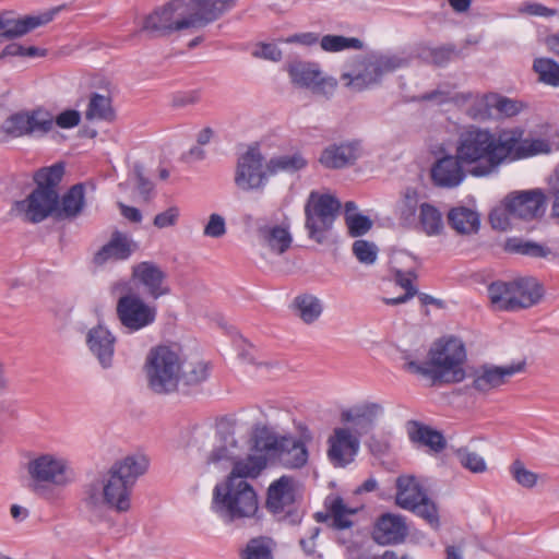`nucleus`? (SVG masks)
<instances>
[{"mask_svg": "<svg viewBox=\"0 0 559 559\" xmlns=\"http://www.w3.org/2000/svg\"><path fill=\"white\" fill-rule=\"evenodd\" d=\"M524 134L522 128L495 133L487 128L469 126L460 132L455 153L473 177H488L506 163L550 153L548 140L527 139Z\"/></svg>", "mask_w": 559, "mask_h": 559, "instance_id": "1", "label": "nucleus"}, {"mask_svg": "<svg viewBox=\"0 0 559 559\" xmlns=\"http://www.w3.org/2000/svg\"><path fill=\"white\" fill-rule=\"evenodd\" d=\"M465 360L464 343L452 336L435 342L425 364L412 360L405 364V369L430 379L433 384L459 383L465 379Z\"/></svg>", "mask_w": 559, "mask_h": 559, "instance_id": "2", "label": "nucleus"}, {"mask_svg": "<svg viewBox=\"0 0 559 559\" xmlns=\"http://www.w3.org/2000/svg\"><path fill=\"white\" fill-rule=\"evenodd\" d=\"M148 468V460L142 454H133L114 463L102 475L104 504L118 512H127L131 507L132 489Z\"/></svg>", "mask_w": 559, "mask_h": 559, "instance_id": "3", "label": "nucleus"}, {"mask_svg": "<svg viewBox=\"0 0 559 559\" xmlns=\"http://www.w3.org/2000/svg\"><path fill=\"white\" fill-rule=\"evenodd\" d=\"M66 165L58 162L35 171L33 179L36 188L25 200L17 201L15 207L23 212L26 221L40 223L49 216H57L59 204L58 186L64 176Z\"/></svg>", "mask_w": 559, "mask_h": 559, "instance_id": "4", "label": "nucleus"}, {"mask_svg": "<svg viewBox=\"0 0 559 559\" xmlns=\"http://www.w3.org/2000/svg\"><path fill=\"white\" fill-rule=\"evenodd\" d=\"M212 510L225 524L240 525L257 516L258 495L248 481L225 478L214 487Z\"/></svg>", "mask_w": 559, "mask_h": 559, "instance_id": "5", "label": "nucleus"}, {"mask_svg": "<svg viewBox=\"0 0 559 559\" xmlns=\"http://www.w3.org/2000/svg\"><path fill=\"white\" fill-rule=\"evenodd\" d=\"M411 59L401 53L369 55L355 58L350 64L352 70L341 76L346 86L360 92L378 84L382 76L409 64Z\"/></svg>", "mask_w": 559, "mask_h": 559, "instance_id": "6", "label": "nucleus"}, {"mask_svg": "<svg viewBox=\"0 0 559 559\" xmlns=\"http://www.w3.org/2000/svg\"><path fill=\"white\" fill-rule=\"evenodd\" d=\"M544 288L534 277H520L510 282L496 281L488 286V297L499 311H518L537 305Z\"/></svg>", "mask_w": 559, "mask_h": 559, "instance_id": "7", "label": "nucleus"}, {"mask_svg": "<svg viewBox=\"0 0 559 559\" xmlns=\"http://www.w3.org/2000/svg\"><path fill=\"white\" fill-rule=\"evenodd\" d=\"M341 202L332 194L312 191L305 204V228L308 238L324 243L341 211Z\"/></svg>", "mask_w": 559, "mask_h": 559, "instance_id": "8", "label": "nucleus"}, {"mask_svg": "<svg viewBox=\"0 0 559 559\" xmlns=\"http://www.w3.org/2000/svg\"><path fill=\"white\" fill-rule=\"evenodd\" d=\"M180 370L179 354L169 346L152 348L147 355L145 371L148 388L157 394H169L178 390Z\"/></svg>", "mask_w": 559, "mask_h": 559, "instance_id": "9", "label": "nucleus"}, {"mask_svg": "<svg viewBox=\"0 0 559 559\" xmlns=\"http://www.w3.org/2000/svg\"><path fill=\"white\" fill-rule=\"evenodd\" d=\"M188 28L192 26L188 17L187 2L171 0L146 15L141 31L148 33L152 37H163Z\"/></svg>", "mask_w": 559, "mask_h": 559, "instance_id": "10", "label": "nucleus"}, {"mask_svg": "<svg viewBox=\"0 0 559 559\" xmlns=\"http://www.w3.org/2000/svg\"><path fill=\"white\" fill-rule=\"evenodd\" d=\"M296 480L292 476L283 475L271 483L266 491L265 508L277 518L290 525L301 522L302 513L295 507Z\"/></svg>", "mask_w": 559, "mask_h": 559, "instance_id": "11", "label": "nucleus"}, {"mask_svg": "<svg viewBox=\"0 0 559 559\" xmlns=\"http://www.w3.org/2000/svg\"><path fill=\"white\" fill-rule=\"evenodd\" d=\"M255 448L277 457L286 468H301L309 459L307 447L293 437L261 436L255 440Z\"/></svg>", "mask_w": 559, "mask_h": 559, "instance_id": "12", "label": "nucleus"}, {"mask_svg": "<svg viewBox=\"0 0 559 559\" xmlns=\"http://www.w3.org/2000/svg\"><path fill=\"white\" fill-rule=\"evenodd\" d=\"M27 471L34 481L32 489L36 493L44 492V484L64 487L73 479L66 461L51 454H43L29 461Z\"/></svg>", "mask_w": 559, "mask_h": 559, "instance_id": "13", "label": "nucleus"}, {"mask_svg": "<svg viewBox=\"0 0 559 559\" xmlns=\"http://www.w3.org/2000/svg\"><path fill=\"white\" fill-rule=\"evenodd\" d=\"M117 318L128 333L138 332L156 320V307L146 304L139 295H122L116 306Z\"/></svg>", "mask_w": 559, "mask_h": 559, "instance_id": "14", "label": "nucleus"}, {"mask_svg": "<svg viewBox=\"0 0 559 559\" xmlns=\"http://www.w3.org/2000/svg\"><path fill=\"white\" fill-rule=\"evenodd\" d=\"M263 155L258 146H250L237 162L235 185L242 191H262L271 176L267 164L263 168Z\"/></svg>", "mask_w": 559, "mask_h": 559, "instance_id": "15", "label": "nucleus"}, {"mask_svg": "<svg viewBox=\"0 0 559 559\" xmlns=\"http://www.w3.org/2000/svg\"><path fill=\"white\" fill-rule=\"evenodd\" d=\"M546 194L543 189L519 190L508 193L503 201L506 213L523 221L540 218L546 211Z\"/></svg>", "mask_w": 559, "mask_h": 559, "instance_id": "16", "label": "nucleus"}, {"mask_svg": "<svg viewBox=\"0 0 559 559\" xmlns=\"http://www.w3.org/2000/svg\"><path fill=\"white\" fill-rule=\"evenodd\" d=\"M53 127L51 115L41 109L19 111L10 115L2 123L1 131L9 138L48 133Z\"/></svg>", "mask_w": 559, "mask_h": 559, "instance_id": "17", "label": "nucleus"}, {"mask_svg": "<svg viewBox=\"0 0 559 559\" xmlns=\"http://www.w3.org/2000/svg\"><path fill=\"white\" fill-rule=\"evenodd\" d=\"M292 82L298 86L309 88L312 94L329 99L335 92L337 81L331 76H323L318 63L296 61L288 68Z\"/></svg>", "mask_w": 559, "mask_h": 559, "instance_id": "18", "label": "nucleus"}, {"mask_svg": "<svg viewBox=\"0 0 559 559\" xmlns=\"http://www.w3.org/2000/svg\"><path fill=\"white\" fill-rule=\"evenodd\" d=\"M524 368V361L509 366L481 365L474 371L471 386L479 393H488L506 384L509 378L522 372Z\"/></svg>", "mask_w": 559, "mask_h": 559, "instance_id": "19", "label": "nucleus"}, {"mask_svg": "<svg viewBox=\"0 0 559 559\" xmlns=\"http://www.w3.org/2000/svg\"><path fill=\"white\" fill-rule=\"evenodd\" d=\"M328 444V457L333 466L345 467L357 455L360 441L348 428L337 427L329 437Z\"/></svg>", "mask_w": 559, "mask_h": 559, "instance_id": "20", "label": "nucleus"}, {"mask_svg": "<svg viewBox=\"0 0 559 559\" xmlns=\"http://www.w3.org/2000/svg\"><path fill=\"white\" fill-rule=\"evenodd\" d=\"M56 11L39 15H25L15 17L12 12L0 13V43L22 37L33 29L52 21Z\"/></svg>", "mask_w": 559, "mask_h": 559, "instance_id": "21", "label": "nucleus"}, {"mask_svg": "<svg viewBox=\"0 0 559 559\" xmlns=\"http://www.w3.org/2000/svg\"><path fill=\"white\" fill-rule=\"evenodd\" d=\"M466 165L457 158V154H447L438 158L430 168V179L435 187L453 189L459 187L466 177Z\"/></svg>", "mask_w": 559, "mask_h": 559, "instance_id": "22", "label": "nucleus"}, {"mask_svg": "<svg viewBox=\"0 0 559 559\" xmlns=\"http://www.w3.org/2000/svg\"><path fill=\"white\" fill-rule=\"evenodd\" d=\"M132 277L144 288L146 295L156 300L170 294L167 274L154 262L143 261L132 267Z\"/></svg>", "mask_w": 559, "mask_h": 559, "instance_id": "23", "label": "nucleus"}, {"mask_svg": "<svg viewBox=\"0 0 559 559\" xmlns=\"http://www.w3.org/2000/svg\"><path fill=\"white\" fill-rule=\"evenodd\" d=\"M360 156V142L350 140L329 144L321 152L319 163L326 169H343L353 166Z\"/></svg>", "mask_w": 559, "mask_h": 559, "instance_id": "24", "label": "nucleus"}, {"mask_svg": "<svg viewBox=\"0 0 559 559\" xmlns=\"http://www.w3.org/2000/svg\"><path fill=\"white\" fill-rule=\"evenodd\" d=\"M237 0H190L188 17L192 28L204 27L233 9Z\"/></svg>", "mask_w": 559, "mask_h": 559, "instance_id": "25", "label": "nucleus"}, {"mask_svg": "<svg viewBox=\"0 0 559 559\" xmlns=\"http://www.w3.org/2000/svg\"><path fill=\"white\" fill-rule=\"evenodd\" d=\"M116 336L103 324L92 328L86 334V345L99 365L107 369L112 366Z\"/></svg>", "mask_w": 559, "mask_h": 559, "instance_id": "26", "label": "nucleus"}, {"mask_svg": "<svg viewBox=\"0 0 559 559\" xmlns=\"http://www.w3.org/2000/svg\"><path fill=\"white\" fill-rule=\"evenodd\" d=\"M408 534L404 516L384 513L376 522L372 538L379 545L402 543Z\"/></svg>", "mask_w": 559, "mask_h": 559, "instance_id": "27", "label": "nucleus"}, {"mask_svg": "<svg viewBox=\"0 0 559 559\" xmlns=\"http://www.w3.org/2000/svg\"><path fill=\"white\" fill-rule=\"evenodd\" d=\"M135 248L136 245L127 234L115 230L109 241L94 254L93 262L102 266L109 261H123L131 257Z\"/></svg>", "mask_w": 559, "mask_h": 559, "instance_id": "28", "label": "nucleus"}, {"mask_svg": "<svg viewBox=\"0 0 559 559\" xmlns=\"http://www.w3.org/2000/svg\"><path fill=\"white\" fill-rule=\"evenodd\" d=\"M382 413V406L378 403H367L361 406L344 411L341 419L344 423L353 424V433L361 436L373 429L377 417Z\"/></svg>", "mask_w": 559, "mask_h": 559, "instance_id": "29", "label": "nucleus"}, {"mask_svg": "<svg viewBox=\"0 0 559 559\" xmlns=\"http://www.w3.org/2000/svg\"><path fill=\"white\" fill-rule=\"evenodd\" d=\"M211 369V364L204 360L180 359L178 390L176 391L188 394L209 379Z\"/></svg>", "mask_w": 559, "mask_h": 559, "instance_id": "30", "label": "nucleus"}, {"mask_svg": "<svg viewBox=\"0 0 559 559\" xmlns=\"http://www.w3.org/2000/svg\"><path fill=\"white\" fill-rule=\"evenodd\" d=\"M420 195L416 188L407 187L405 188L400 195L395 204V215L399 219V223L402 227L411 229L416 225V218L419 213Z\"/></svg>", "mask_w": 559, "mask_h": 559, "instance_id": "31", "label": "nucleus"}, {"mask_svg": "<svg viewBox=\"0 0 559 559\" xmlns=\"http://www.w3.org/2000/svg\"><path fill=\"white\" fill-rule=\"evenodd\" d=\"M407 432L412 442L427 447L436 453L445 449L447 441L443 435L419 421L409 420L407 423Z\"/></svg>", "mask_w": 559, "mask_h": 559, "instance_id": "32", "label": "nucleus"}, {"mask_svg": "<svg viewBox=\"0 0 559 559\" xmlns=\"http://www.w3.org/2000/svg\"><path fill=\"white\" fill-rule=\"evenodd\" d=\"M257 234L260 242L276 254L285 253L290 248L293 242V237L288 230V227H283L280 225L259 226Z\"/></svg>", "mask_w": 559, "mask_h": 559, "instance_id": "33", "label": "nucleus"}, {"mask_svg": "<svg viewBox=\"0 0 559 559\" xmlns=\"http://www.w3.org/2000/svg\"><path fill=\"white\" fill-rule=\"evenodd\" d=\"M495 94L478 95L471 92L455 93L454 104L457 106L468 105L466 114L476 120H484L491 115L493 108Z\"/></svg>", "mask_w": 559, "mask_h": 559, "instance_id": "34", "label": "nucleus"}, {"mask_svg": "<svg viewBox=\"0 0 559 559\" xmlns=\"http://www.w3.org/2000/svg\"><path fill=\"white\" fill-rule=\"evenodd\" d=\"M85 206V189L83 183L73 185L60 199L57 207V219H74Z\"/></svg>", "mask_w": 559, "mask_h": 559, "instance_id": "35", "label": "nucleus"}, {"mask_svg": "<svg viewBox=\"0 0 559 559\" xmlns=\"http://www.w3.org/2000/svg\"><path fill=\"white\" fill-rule=\"evenodd\" d=\"M267 460L263 454H249L245 459H236L226 479L247 481V478H257L266 467Z\"/></svg>", "mask_w": 559, "mask_h": 559, "instance_id": "36", "label": "nucleus"}, {"mask_svg": "<svg viewBox=\"0 0 559 559\" xmlns=\"http://www.w3.org/2000/svg\"><path fill=\"white\" fill-rule=\"evenodd\" d=\"M448 223L460 235H473L479 230V214L466 206H456L449 211Z\"/></svg>", "mask_w": 559, "mask_h": 559, "instance_id": "37", "label": "nucleus"}, {"mask_svg": "<svg viewBox=\"0 0 559 559\" xmlns=\"http://www.w3.org/2000/svg\"><path fill=\"white\" fill-rule=\"evenodd\" d=\"M426 496L425 489L414 476L397 477L395 502L402 509L409 510Z\"/></svg>", "mask_w": 559, "mask_h": 559, "instance_id": "38", "label": "nucleus"}, {"mask_svg": "<svg viewBox=\"0 0 559 559\" xmlns=\"http://www.w3.org/2000/svg\"><path fill=\"white\" fill-rule=\"evenodd\" d=\"M443 218L441 212L431 203L421 202L415 227L425 235L439 236L443 231Z\"/></svg>", "mask_w": 559, "mask_h": 559, "instance_id": "39", "label": "nucleus"}, {"mask_svg": "<svg viewBox=\"0 0 559 559\" xmlns=\"http://www.w3.org/2000/svg\"><path fill=\"white\" fill-rule=\"evenodd\" d=\"M296 314L306 324L316 322L323 312L322 301L314 295L302 294L294 299Z\"/></svg>", "mask_w": 559, "mask_h": 559, "instance_id": "40", "label": "nucleus"}, {"mask_svg": "<svg viewBox=\"0 0 559 559\" xmlns=\"http://www.w3.org/2000/svg\"><path fill=\"white\" fill-rule=\"evenodd\" d=\"M308 165V160L299 152L290 155H281L272 157L267 162V171L271 176L278 173L294 174L304 169Z\"/></svg>", "mask_w": 559, "mask_h": 559, "instance_id": "41", "label": "nucleus"}, {"mask_svg": "<svg viewBox=\"0 0 559 559\" xmlns=\"http://www.w3.org/2000/svg\"><path fill=\"white\" fill-rule=\"evenodd\" d=\"M115 112L109 96L92 93L85 111L87 120H112Z\"/></svg>", "mask_w": 559, "mask_h": 559, "instance_id": "42", "label": "nucleus"}, {"mask_svg": "<svg viewBox=\"0 0 559 559\" xmlns=\"http://www.w3.org/2000/svg\"><path fill=\"white\" fill-rule=\"evenodd\" d=\"M504 250L510 253H518L533 258H546L550 253V249L535 241L524 240L513 237L507 239Z\"/></svg>", "mask_w": 559, "mask_h": 559, "instance_id": "43", "label": "nucleus"}, {"mask_svg": "<svg viewBox=\"0 0 559 559\" xmlns=\"http://www.w3.org/2000/svg\"><path fill=\"white\" fill-rule=\"evenodd\" d=\"M533 70L538 81L554 87H559V63L550 58H536Z\"/></svg>", "mask_w": 559, "mask_h": 559, "instance_id": "44", "label": "nucleus"}, {"mask_svg": "<svg viewBox=\"0 0 559 559\" xmlns=\"http://www.w3.org/2000/svg\"><path fill=\"white\" fill-rule=\"evenodd\" d=\"M328 510L331 512L330 526L334 530H346L353 526V522L347 518L354 514L355 511L347 508L341 497L334 498L329 504L325 501Z\"/></svg>", "mask_w": 559, "mask_h": 559, "instance_id": "45", "label": "nucleus"}, {"mask_svg": "<svg viewBox=\"0 0 559 559\" xmlns=\"http://www.w3.org/2000/svg\"><path fill=\"white\" fill-rule=\"evenodd\" d=\"M320 46L324 51L338 52L346 49L359 50L364 43L356 37H345L343 35H324L320 39Z\"/></svg>", "mask_w": 559, "mask_h": 559, "instance_id": "46", "label": "nucleus"}, {"mask_svg": "<svg viewBox=\"0 0 559 559\" xmlns=\"http://www.w3.org/2000/svg\"><path fill=\"white\" fill-rule=\"evenodd\" d=\"M408 511L421 518L430 527L438 530L440 526V519L436 503L426 496L420 498L419 502L415 503Z\"/></svg>", "mask_w": 559, "mask_h": 559, "instance_id": "47", "label": "nucleus"}, {"mask_svg": "<svg viewBox=\"0 0 559 559\" xmlns=\"http://www.w3.org/2000/svg\"><path fill=\"white\" fill-rule=\"evenodd\" d=\"M456 53L457 51L454 45H443L440 47L423 49L420 57L437 67H444L456 56Z\"/></svg>", "mask_w": 559, "mask_h": 559, "instance_id": "48", "label": "nucleus"}, {"mask_svg": "<svg viewBox=\"0 0 559 559\" xmlns=\"http://www.w3.org/2000/svg\"><path fill=\"white\" fill-rule=\"evenodd\" d=\"M245 559H273L269 539L265 537H255L248 542L243 550Z\"/></svg>", "mask_w": 559, "mask_h": 559, "instance_id": "49", "label": "nucleus"}, {"mask_svg": "<svg viewBox=\"0 0 559 559\" xmlns=\"http://www.w3.org/2000/svg\"><path fill=\"white\" fill-rule=\"evenodd\" d=\"M411 275H413V273L405 274L402 271H397L395 273V282L404 288L406 293L397 298H384V302L386 305L395 306L404 304L417 294V289L413 285Z\"/></svg>", "mask_w": 559, "mask_h": 559, "instance_id": "50", "label": "nucleus"}, {"mask_svg": "<svg viewBox=\"0 0 559 559\" xmlns=\"http://www.w3.org/2000/svg\"><path fill=\"white\" fill-rule=\"evenodd\" d=\"M236 447H237V442H236L235 438L233 436H229V440H227V438H226L224 441V444L217 445L211 451V453L207 457V463L216 464L222 461H233L234 462L236 460V456L231 449L236 448Z\"/></svg>", "mask_w": 559, "mask_h": 559, "instance_id": "51", "label": "nucleus"}, {"mask_svg": "<svg viewBox=\"0 0 559 559\" xmlns=\"http://www.w3.org/2000/svg\"><path fill=\"white\" fill-rule=\"evenodd\" d=\"M456 456L462 466L473 473H483L486 471V462L475 452H471L466 449H460L456 452Z\"/></svg>", "mask_w": 559, "mask_h": 559, "instance_id": "52", "label": "nucleus"}, {"mask_svg": "<svg viewBox=\"0 0 559 559\" xmlns=\"http://www.w3.org/2000/svg\"><path fill=\"white\" fill-rule=\"evenodd\" d=\"M345 221L348 227V233L352 237L365 235L372 226L371 219L361 214L347 215Z\"/></svg>", "mask_w": 559, "mask_h": 559, "instance_id": "53", "label": "nucleus"}, {"mask_svg": "<svg viewBox=\"0 0 559 559\" xmlns=\"http://www.w3.org/2000/svg\"><path fill=\"white\" fill-rule=\"evenodd\" d=\"M510 472L516 483L525 488H532L537 481V475L526 469L524 464L519 460L512 463Z\"/></svg>", "mask_w": 559, "mask_h": 559, "instance_id": "54", "label": "nucleus"}, {"mask_svg": "<svg viewBox=\"0 0 559 559\" xmlns=\"http://www.w3.org/2000/svg\"><path fill=\"white\" fill-rule=\"evenodd\" d=\"M353 252L359 262L372 264L377 259V247L367 240H356L353 243Z\"/></svg>", "mask_w": 559, "mask_h": 559, "instance_id": "55", "label": "nucleus"}, {"mask_svg": "<svg viewBox=\"0 0 559 559\" xmlns=\"http://www.w3.org/2000/svg\"><path fill=\"white\" fill-rule=\"evenodd\" d=\"M523 103L495 94L493 108L506 117H513L523 109Z\"/></svg>", "mask_w": 559, "mask_h": 559, "instance_id": "56", "label": "nucleus"}, {"mask_svg": "<svg viewBox=\"0 0 559 559\" xmlns=\"http://www.w3.org/2000/svg\"><path fill=\"white\" fill-rule=\"evenodd\" d=\"M204 236L221 238L226 234V223L222 215L211 214L207 224L203 230Z\"/></svg>", "mask_w": 559, "mask_h": 559, "instance_id": "57", "label": "nucleus"}, {"mask_svg": "<svg viewBox=\"0 0 559 559\" xmlns=\"http://www.w3.org/2000/svg\"><path fill=\"white\" fill-rule=\"evenodd\" d=\"M85 502L88 507L96 508L104 503L102 478L92 481L84 488Z\"/></svg>", "mask_w": 559, "mask_h": 559, "instance_id": "58", "label": "nucleus"}, {"mask_svg": "<svg viewBox=\"0 0 559 559\" xmlns=\"http://www.w3.org/2000/svg\"><path fill=\"white\" fill-rule=\"evenodd\" d=\"M180 212L177 206H170L166 211L158 213L153 221L154 226L157 228H166L175 226L178 222Z\"/></svg>", "mask_w": 559, "mask_h": 559, "instance_id": "59", "label": "nucleus"}, {"mask_svg": "<svg viewBox=\"0 0 559 559\" xmlns=\"http://www.w3.org/2000/svg\"><path fill=\"white\" fill-rule=\"evenodd\" d=\"M454 95L449 90L444 88H436L431 92H427L419 96V99L423 102H433L438 105H442L445 103H454Z\"/></svg>", "mask_w": 559, "mask_h": 559, "instance_id": "60", "label": "nucleus"}, {"mask_svg": "<svg viewBox=\"0 0 559 559\" xmlns=\"http://www.w3.org/2000/svg\"><path fill=\"white\" fill-rule=\"evenodd\" d=\"M201 99V91L200 90H191L185 92H178L173 96V106L174 107H183L188 105L197 104Z\"/></svg>", "mask_w": 559, "mask_h": 559, "instance_id": "61", "label": "nucleus"}, {"mask_svg": "<svg viewBox=\"0 0 559 559\" xmlns=\"http://www.w3.org/2000/svg\"><path fill=\"white\" fill-rule=\"evenodd\" d=\"M133 174L138 181L139 192L144 197L145 200H148L150 193L153 190V183L144 176L143 166L139 163H135L133 166Z\"/></svg>", "mask_w": 559, "mask_h": 559, "instance_id": "62", "label": "nucleus"}, {"mask_svg": "<svg viewBox=\"0 0 559 559\" xmlns=\"http://www.w3.org/2000/svg\"><path fill=\"white\" fill-rule=\"evenodd\" d=\"M81 121V115L78 110L68 109L56 117V124L62 129L76 127Z\"/></svg>", "mask_w": 559, "mask_h": 559, "instance_id": "63", "label": "nucleus"}, {"mask_svg": "<svg viewBox=\"0 0 559 559\" xmlns=\"http://www.w3.org/2000/svg\"><path fill=\"white\" fill-rule=\"evenodd\" d=\"M252 55L270 61H278L282 59L281 49L274 44H261Z\"/></svg>", "mask_w": 559, "mask_h": 559, "instance_id": "64", "label": "nucleus"}]
</instances>
